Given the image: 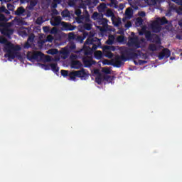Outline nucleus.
<instances>
[{
  "label": "nucleus",
  "mask_w": 182,
  "mask_h": 182,
  "mask_svg": "<svg viewBox=\"0 0 182 182\" xmlns=\"http://www.w3.org/2000/svg\"><path fill=\"white\" fill-rule=\"evenodd\" d=\"M60 73L63 77L69 76L70 80H76V77H80L81 80H87L89 77V74L85 68H81L77 71H72L70 73L68 70H61Z\"/></svg>",
  "instance_id": "nucleus-3"
},
{
  "label": "nucleus",
  "mask_w": 182,
  "mask_h": 182,
  "mask_svg": "<svg viewBox=\"0 0 182 182\" xmlns=\"http://www.w3.org/2000/svg\"><path fill=\"white\" fill-rule=\"evenodd\" d=\"M30 4L28 6V9L32 10L35 8L36 5H38V0H29Z\"/></svg>",
  "instance_id": "nucleus-23"
},
{
  "label": "nucleus",
  "mask_w": 182,
  "mask_h": 182,
  "mask_svg": "<svg viewBox=\"0 0 182 182\" xmlns=\"http://www.w3.org/2000/svg\"><path fill=\"white\" fill-rule=\"evenodd\" d=\"M24 48L26 49H29V48H31V44L29 43V41H27L25 44H24Z\"/></svg>",
  "instance_id": "nucleus-52"
},
{
  "label": "nucleus",
  "mask_w": 182,
  "mask_h": 182,
  "mask_svg": "<svg viewBox=\"0 0 182 182\" xmlns=\"http://www.w3.org/2000/svg\"><path fill=\"white\" fill-rule=\"evenodd\" d=\"M107 45H113L114 43V36L111 35L109 36L108 39L106 41Z\"/></svg>",
  "instance_id": "nucleus-25"
},
{
  "label": "nucleus",
  "mask_w": 182,
  "mask_h": 182,
  "mask_svg": "<svg viewBox=\"0 0 182 182\" xmlns=\"http://www.w3.org/2000/svg\"><path fill=\"white\" fill-rule=\"evenodd\" d=\"M98 25H102L104 28V29L102 31H104L105 32H106L107 31H108V26L109 25L107 24V22H109V21L107 18H102L98 21H97Z\"/></svg>",
  "instance_id": "nucleus-13"
},
{
  "label": "nucleus",
  "mask_w": 182,
  "mask_h": 182,
  "mask_svg": "<svg viewBox=\"0 0 182 182\" xmlns=\"http://www.w3.org/2000/svg\"><path fill=\"white\" fill-rule=\"evenodd\" d=\"M62 23V17L60 16H55L53 20H50L52 26H59Z\"/></svg>",
  "instance_id": "nucleus-17"
},
{
  "label": "nucleus",
  "mask_w": 182,
  "mask_h": 182,
  "mask_svg": "<svg viewBox=\"0 0 182 182\" xmlns=\"http://www.w3.org/2000/svg\"><path fill=\"white\" fill-rule=\"evenodd\" d=\"M38 45H43V43H45V41L43 40H41L38 42Z\"/></svg>",
  "instance_id": "nucleus-60"
},
{
  "label": "nucleus",
  "mask_w": 182,
  "mask_h": 182,
  "mask_svg": "<svg viewBox=\"0 0 182 182\" xmlns=\"http://www.w3.org/2000/svg\"><path fill=\"white\" fill-rule=\"evenodd\" d=\"M2 12H4L5 14H9V11L5 6L0 7V14H2Z\"/></svg>",
  "instance_id": "nucleus-38"
},
{
  "label": "nucleus",
  "mask_w": 182,
  "mask_h": 182,
  "mask_svg": "<svg viewBox=\"0 0 182 182\" xmlns=\"http://www.w3.org/2000/svg\"><path fill=\"white\" fill-rule=\"evenodd\" d=\"M50 67L51 68V70L54 73H58V72H59V67H58V63H51L50 64Z\"/></svg>",
  "instance_id": "nucleus-22"
},
{
  "label": "nucleus",
  "mask_w": 182,
  "mask_h": 182,
  "mask_svg": "<svg viewBox=\"0 0 182 182\" xmlns=\"http://www.w3.org/2000/svg\"><path fill=\"white\" fill-rule=\"evenodd\" d=\"M8 18L5 17V15L0 14V21L1 22H7Z\"/></svg>",
  "instance_id": "nucleus-37"
},
{
  "label": "nucleus",
  "mask_w": 182,
  "mask_h": 182,
  "mask_svg": "<svg viewBox=\"0 0 182 182\" xmlns=\"http://www.w3.org/2000/svg\"><path fill=\"white\" fill-rule=\"evenodd\" d=\"M105 9H106V4L102 3V4L98 6V11H100V12H103V11H105Z\"/></svg>",
  "instance_id": "nucleus-33"
},
{
  "label": "nucleus",
  "mask_w": 182,
  "mask_h": 182,
  "mask_svg": "<svg viewBox=\"0 0 182 182\" xmlns=\"http://www.w3.org/2000/svg\"><path fill=\"white\" fill-rule=\"evenodd\" d=\"M171 56V51L168 48H164L162 51H161L158 55V58L159 60H163L164 58L166 59H168V58H170Z\"/></svg>",
  "instance_id": "nucleus-6"
},
{
  "label": "nucleus",
  "mask_w": 182,
  "mask_h": 182,
  "mask_svg": "<svg viewBox=\"0 0 182 182\" xmlns=\"http://www.w3.org/2000/svg\"><path fill=\"white\" fill-rule=\"evenodd\" d=\"M106 16H107V18H110L112 16H114V13H113V11H112V9H108L106 11Z\"/></svg>",
  "instance_id": "nucleus-31"
},
{
  "label": "nucleus",
  "mask_w": 182,
  "mask_h": 182,
  "mask_svg": "<svg viewBox=\"0 0 182 182\" xmlns=\"http://www.w3.org/2000/svg\"><path fill=\"white\" fill-rule=\"evenodd\" d=\"M36 23L37 25H42L43 23V18L38 17L36 21Z\"/></svg>",
  "instance_id": "nucleus-34"
},
{
  "label": "nucleus",
  "mask_w": 182,
  "mask_h": 182,
  "mask_svg": "<svg viewBox=\"0 0 182 182\" xmlns=\"http://www.w3.org/2000/svg\"><path fill=\"white\" fill-rule=\"evenodd\" d=\"M145 63H147V61L143 60H139V65H145Z\"/></svg>",
  "instance_id": "nucleus-53"
},
{
  "label": "nucleus",
  "mask_w": 182,
  "mask_h": 182,
  "mask_svg": "<svg viewBox=\"0 0 182 182\" xmlns=\"http://www.w3.org/2000/svg\"><path fill=\"white\" fill-rule=\"evenodd\" d=\"M82 63L85 68H91L92 65H95V62L91 57H84L82 58Z\"/></svg>",
  "instance_id": "nucleus-10"
},
{
  "label": "nucleus",
  "mask_w": 182,
  "mask_h": 182,
  "mask_svg": "<svg viewBox=\"0 0 182 182\" xmlns=\"http://www.w3.org/2000/svg\"><path fill=\"white\" fill-rule=\"evenodd\" d=\"M94 55L97 59H102L103 58V53L100 50H97Z\"/></svg>",
  "instance_id": "nucleus-29"
},
{
  "label": "nucleus",
  "mask_w": 182,
  "mask_h": 182,
  "mask_svg": "<svg viewBox=\"0 0 182 182\" xmlns=\"http://www.w3.org/2000/svg\"><path fill=\"white\" fill-rule=\"evenodd\" d=\"M43 29L46 33H50V28H49V26H44Z\"/></svg>",
  "instance_id": "nucleus-46"
},
{
  "label": "nucleus",
  "mask_w": 182,
  "mask_h": 182,
  "mask_svg": "<svg viewBox=\"0 0 182 182\" xmlns=\"http://www.w3.org/2000/svg\"><path fill=\"white\" fill-rule=\"evenodd\" d=\"M118 42H123V41H124V37L123 36H119L117 38Z\"/></svg>",
  "instance_id": "nucleus-50"
},
{
  "label": "nucleus",
  "mask_w": 182,
  "mask_h": 182,
  "mask_svg": "<svg viewBox=\"0 0 182 182\" xmlns=\"http://www.w3.org/2000/svg\"><path fill=\"white\" fill-rule=\"evenodd\" d=\"M50 33H51V35H55L58 33V28L56 27H53L52 29L50 30Z\"/></svg>",
  "instance_id": "nucleus-40"
},
{
  "label": "nucleus",
  "mask_w": 182,
  "mask_h": 182,
  "mask_svg": "<svg viewBox=\"0 0 182 182\" xmlns=\"http://www.w3.org/2000/svg\"><path fill=\"white\" fill-rule=\"evenodd\" d=\"M0 43L5 45L4 52L6 53L4 55V58H8L9 60H14L18 56V52L22 49L21 46H15L4 37H0Z\"/></svg>",
  "instance_id": "nucleus-1"
},
{
  "label": "nucleus",
  "mask_w": 182,
  "mask_h": 182,
  "mask_svg": "<svg viewBox=\"0 0 182 182\" xmlns=\"http://www.w3.org/2000/svg\"><path fill=\"white\" fill-rule=\"evenodd\" d=\"M53 14H55V15H58L59 12H58V10L55 9L53 11Z\"/></svg>",
  "instance_id": "nucleus-63"
},
{
  "label": "nucleus",
  "mask_w": 182,
  "mask_h": 182,
  "mask_svg": "<svg viewBox=\"0 0 182 182\" xmlns=\"http://www.w3.org/2000/svg\"><path fill=\"white\" fill-rule=\"evenodd\" d=\"M139 16H142V18H143V17L146 16V12H144V11H141V12L139 14Z\"/></svg>",
  "instance_id": "nucleus-55"
},
{
  "label": "nucleus",
  "mask_w": 182,
  "mask_h": 182,
  "mask_svg": "<svg viewBox=\"0 0 182 182\" xmlns=\"http://www.w3.org/2000/svg\"><path fill=\"white\" fill-rule=\"evenodd\" d=\"M103 80H105L103 78H102V77H97L95 78V82L98 84V85H102V82H103Z\"/></svg>",
  "instance_id": "nucleus-36"
},
{
  "label": "nucleus",
  "mask_w": 182,
  "mask_h": 182,
  "mask_svg": "<svg viewBox=\"0 0 182 182\" xmlns=\"http://www.w3.org/2000/svg\"><path fill=\"white\" fill-rule=\"evenodd\" d=\"M47 62H50V55H47L46 58Z\"/></svg>",
  "instance_id": "nucleus-62"
},
{
  "label": "nucleus",
  "mask_w": 182,
  "mask_h": 182,
  "mask_svg": "<svg viewBox=\"0 0 182 182\" xmlns=\"http://www.w3.org/2000/svg\"><path fill=\"white\" fill-rule=\"evenodd\" d=\"M61 15L63 18H68L69 16V12L64 11L61 13Z\"/></svg>",
  "instance_id": "nucleus-49"
},
{
  "label": "nucleus",
  "mask_w": 182,
  "mask_h": 182,
  "mask_svg": "<svg viewBox=\"0 0 182 182\" xmlns=\"http://www.w3.org/2000/svg\"><path fill=\"white\" fill-rule=\"evenodd\" d=\"M124 51V55L127 58H132L133 59H139V54L132 52L130 50H125Z\"/></svg>",
  "instance_id": "nucleus-14"
},
{
  "label": "nucleus",
  "mask_w": 182,
  "mask_h": 182,
  "mask_svg": "<svg viewBox=\"0 0 182 182\" xmlns=\"http://www.w3.org/2000/svg\"><path fill=\"white\" fill-rule=\"evenodd\" d=\"M47 41H48V42H52V41H53V37H52L51 36H48L47 37Z\"/></svg>",
  "instance_id": "nucleus-54"
},
{
  "label": "nucleus",
  "mask_w": 182,
  "mask_h": 182,
  "mask_svg": "<svg viewBox=\"0 0 182 182\" xmlns=\"http://www.w3.org/2000/svg\"><path fill=\"white\" fill-rule=\"evenodd\" d=\"M126 60H127V57H126V54H124V50L121 55H116L111 60L110 63L107 64L114 66V68H122V66L124 65V62H126Z\"/></svg>",
  "instance_id": "nucleus-4"
},
{
  "label": "nucleus",
  "mask_w": 182,
  "mask_h": 182,
  "mask_svg": "<svg viewBox=\"0 0 182 182\" xmlns=\"http://www.w3.org/2000/svg\"><path fill=\"white\" fill-rule=\"evenodd\" d=\"M125 15L127 16H132L133 15V10L131 8H127L125 11Z\"/></svg>",
  "instance_id": "nucleus-30"
},
{
  "label": "nucleus",
  "mask_w": 182,
  "mask_h": 182,
  "mask_svg": "<svg viewBox=\"0 0 182 182\" xmlns=\"http://www.w3.org/2000/svg\"><path fill=\"white\" fill-rule=\"evenodd\" d=\"M80 8H82V9H85V11H86V4H80Z\"/></svg>",
  "instance_id": "nucleus-59"
},
{
  "label": "nucleus",
  "mask_w": 182,
  "mask_h": 182,
  "mask_svg": "<svg viewBox=\"0 0 182 182\" xmlns=\"http://www.w3.org/2000/svg\"><path fill=\"white\" fill-rule=\"evenodd\" d=\"M174 2L178 4V5H182V0H174Z\"/></svg>",
  "instance_id": "nucleus-57"
},
{
  "label": "nucleus",
  "mask_w": 182,
  "mask_h": 182,
  "mask_svg": "<svg viewBox=\"0 0 182 182\" xmlns=\"http://www.w3.org/2000/svg\"><path fill=\"white\" fill-rule=\"evenodd\" d=\"M180 14H182V6L178 9Z\"/></svg>",
  "instance_id": "nucleus-64"
},
{
  "label": "nucleus",
  "mask_w": 182,
  "mask_h": 182,
  "mask_svg": "<svg viewBox=\"0 0 182 182\" xmlns=\"http://www.w3.org/2000/svg\"><path fill=\"white\" fill-rule=\"evenodd\" d=\"M76 21L77 23H82L83 21H85V22H91L89 11H87V10H85V14L80 16V18H76Z\"/></svg>",
  "instance_id": "nucleus-7"
},
{
  "label": "nucleus",
  "mask_w": 182,
  "mask_h": 182,
  "mask_svg": "<svg viewBox=\"0 0 182 182\" xmlns=\"http://www.w3.org/2000/svg\"><path fill=\"white\" fill-rule=\"evenodd\" d=\"M109 46H107L105 49H104V56L105 58H108L109 59H112L113 58V53L109 50Z\"/></svg>",
  "instance_id": "nucleus-21"
},
{
  "label": "nucleus",
  "mask_w": 182,
  "mask_h": 182,
  "mask_svg": "<svg viewBox=\"0 0 182 182\" xmlns=\"http://www.w3.org/2000/svg\"><path fill=\"white\" fill-rule=\"evenodd\" d=\"M150 42H152V43H156V45H161V38H160V36L157 34H154Z\"/></svg>",
  "instance_id": "nucleus-19"
},
{
  "label": "nucleus",
  "mask_w": 182,
  "mask_h": 182,
  "mask_svg": "<svg viewBox=\"0 0 182 182\" xmlns=\"http://www.w3.org/2000/svg\"><path fill=\"white\" fill-rule=\"evenodd\" d=\"M146 31H147V30H146V28H142L141 30L139 32V36H143V35H145Z\"/></svg>",
  "instance_id": "nucleus-43"
},
{
  "label": "nucleus",
  "mask_w": 182,
  "mask_h": 182,
  "mask_svg": "<svg viewBox=\"0 0 182 182\" xmlns=\"http://www.w3.org/2000/svg\"><path fill=\"white\" fill-rule=\"evenodd\" d=\"M88 35H89V33L84 32L83 33V38H82V37H78V39H80L81 42H82L83 39H85V38H86V36H87Z\"/></svg>",
  "instance_id": "nucleus-48"
},
{
  "label": "nucleus",
  "mask_w": 182,
  "mask_h": 182,
  "mask_svg": "<svg viewBox=\"0 0 182 182\" xmlns=\"http://www.w3.org/2000/svg\"><path fill=\"white\" fill-rule=\"evenodd\" d=\"M154 35V34L151 33L150 31H146V32H145V38L146 41H151L153 39Z\"/></svg>",
  "instance_id": "nucleus-24"
},
{
  "label": "nucleus",
  "mask_w": 182,
  "mask_h": 182,
  "mask_svg": "<svg viewBox=\"0 0 182 182\" xmlns=\"http://www.w3.org/2000/svg\"><path fill=\"white\" fill-rule=\"evenodd\" d=\"M14 14L15 15H17V16H25L26 15H27L28 11H26V10L23 7L20 6L16 9Z\"/></svg>",
  "instance_id": "nucleus-16"
},
{
  "label": "nucleus",
  "mask_w": 182,
  "mask_h": 182,
  "mask_svg": "<svg viewBox=\"0 0 182 182\" xmlns=\"http://www.w3.org/2000/svg\"><path fill=\"white\" fill-rule=\"evenodd\" d=\"M131 26H132V23L131 22H127L125 24V28H131Z\"/></svg>",
  "instance_id": "nucleus-56"
},
{
  "label": "nucleus",
  "mask_w": 182,
  "mask_h": 182,
  "mask_svg": "<svg viewBox=\"0 0 182 182\" xmlns=\"http://www.w3.org/2000/svg\"><path fill=\"white\" fill-rule=\"evenodd\" d=\"M82 66H83V64L79 60H73L71 63L72 69H80Z\"/></svg>",
  "instance_id": "nucleus-18"
},
{
  "label": "nucleus",
  "mask_w": 182,
  "mask_h": 182,
  "mask_svg": "<svg viewBox=\"0 0 182 182\" xmlns=\"http://www.w3.org/2000/svg\"><path fill=\"white\" fill-rule=\"evenodd\" d=\"M68 50H64L63 53V55H69V52H73L76 49V44L74 42H70L67 46Z\"/></svg>",
  "instance_id": "nucleus-12"
},
{
  "label": "nucleus",
  "mask_w": 182,
  "mask_h": 182,
  "mask_svg": "<svg viewBox=\"0 0 182 182\" xmlns=\"http://www.w3.org/2000/svg\"><path fill=\"white\" fill-rule=\"evenodd\" d=\"M83 28L84 29H85V31H90L92 29V24L89 23H85L83 25Z\"/></svg>",
  "instance_id": "nucleus-32"
},
{
  "label": "nucleus",
  "mask_w": 182,
  "mask_h": 182,
  "mask_svg": "<svg viewBox=\"0 0 182 182\" xmlns=\"http://www.w3.org/2000/svg\"><path fill=\"white\" fill-rule=\"evenodd\" d=\"M1 35L6 36L7 38H11V36L14 34V29L9 28L8 27H4L0 29Z\"/></svg>",
  "instance_id": "nucleus-11"
},
{
  "label": "nucleus",
  "mask_w": 182,
  "mask_h": 182,
  "mask_svg": "<svg viewBox=\"0 0 182 182\" xmlns=\"http://www.w3.org/2000/svg\"><path fill=\"white\" fill-rule=\"evenodd\" d=\"M114 76L112 75H104L103 80H106L107 82H109V83H112L113 82Z\"/></svg>",
  "instance_id": "nucleus-26"
},
{
  "label": "nucleus",
  "mask_w": 182,
  "mask_h": 182,
  "mask_svg": "<svg viewBox=\"0 0 182 182\" xmlns=\"http://www.w3.org/2000/svg\"><path fill=\"white\" fill-rule=\"evenodd\" d=\"M151 29L154 33H159L161 31V26H160L157 20H155L151 23Z\"/></svg>",
  "instance_id": "nucleus-9"
},
{
  "label": "nucleus",
  "mask_w": 182,
  "mask_h": 182,
  "mask_svg": "<svg viewBox=\"0 0 182 182\" xmlns=\"http://www.w3.org/2000/svg\"><path fill=\"white\" fill-rule=\"evenodd\" d=\"M34 39H35V37H34V36H30L28 38L27 42H31V43H32V42H33Z\"/></svg>",
  "instance_id": "nucleus-51"
},
{
  "label": "nucleus",
  "mask_w": 182,
  "mask_h": 182,
  "mask_svg": "<svg viewBox=\"0 0 182 182\" xmlns=\"http://www.w3.org/2000/svg\"><path fill=\"white\" fill-rule=\"evenodd\" d=\"M75 38L76 36H75V33H68V39L71 40V39H75Z\"/></svg>",
  "instance_id": "nucleus-47"
},
{
  "label": "nucleus",
  "mask_w": 182,
  "mask_h": 182,
  "mask_svg": "<svg viewBox=\"0 0 182 182\" xmlns=\"http://www.w3.org/2000/svg\"><path fill=\"white\" fill-rule=\"evenodd\" d=\"M99 16V13L97 12H94L92 16V19L94 21H97V17Z\"/></svg>",
  "instance_id": "nucleus-41"
},
{
  "label": "nucleus",
  "mask_w": 182,
  "mask_h": 182,
  "mask_svg": "<svg viewBox=\"0 0 182 182\" xmlns=\"http://www.w3.org/2000/svg\"><path fill=\"white\" fill-rule=\"evenodd\" d=\"M75 14L77 16V18H80L82 16V10L80 9H75Z\"/></svg>",
  "instance_id": "nucleus-35"
},
{
  "label": "nucleus",
  "mask_w": 182,
  "mask_h": 182,
  "mask_svg": "<svg viewBox=\"0 0 182 182\" xmlns=\"http://www.w3.org/2000/svg\"><path fill=\"white\" fill-rule=\"evenodd\" d=\"M101 45L100 39L97 37L89 36L84 43V46L86 48L84 50L85 55L86 56H90L97 48H100Z\"/></svg>",
  "instance_id": "nucleus-2"
},
{
  "label": "nucleus",
  "mask_w": 182,
  "mask_h": 182,
  "mask_svg": "<svg viewBox=\"0 0 182 182\" xmlns=\"http://www.w3.org/2000/svg\"><path fill=\"white\" fill-rule=\"evenodd\" d=\"M102 72L106 75H110V69L109 68H103Z\"/></svg>",
  "instance_id": "nucleus-44"
},
{
  "label": "nucleus",
  "mask_w": 182,
  "mask_h": 182,
  "mask_svg": "<svg viewBox=\"0 0 182 182\" xmlns=\"http://www.w3.org/2000/svg\"><path fill=\"white\" fill-rule=\"evenodd\" d=\"M107 63H110V62H109V60H105L103 61V65H107Z\"/></svg>",
  "instance_id": "nucleus-61"
},
{
  "label": "nucleus",
  "mask_w": 182,
  "mask_h": 182,
  "mask_svg": "<svg viewBox=\"0 0 182 182\" xmlns=\"http://www.w3.org/2000/svg\"><path fill=\"white\" fill-rule=\"evenodd\" d=\"M143 22H144L143 18H137L135 21V25L136 26H141V25H143Z\"/></svg>",
  "instance_id": "nucleus-27"
},
{
  "label": "nucleus",
  "mask_w": 182,
  "mask_h": 182,
  "mask_svg": "<svg viewBox=\"0 0 182 182\" xmlns=\"http://www.w3.org/2000/svg\"><path fill=\"white\" fill-rule=\"evenodd\" d=\"M129 4L131 5H136L137 2H139V0H127Z\"/></svg>",
  "instance_id": "nucleus-45"
},
{
  "label": "nucleus",
  "mask_w": 182,
  "mask_h": 182,
  "mask_svg": "<svg viewBox=\"0 0 182 182\" xmlns=\"http://www.w3.org/2000/svg\"><path fill=\"white\" fill-rule=\"evenodd\" d=\"M44 54L41 52H32V51H28L27 53V59L30 60V62H33V60H39V59H42L43 58Z\"/></svg>",
  "instance_id": "nucleus-5"
},
{
  "label": "nucleus",
  "mask_w": 182,
  "mask_h": 182,
  "mask_svg": "<svg viewBox=\"0 0 182 182\" xmlns=\"http://www.w3.org/2000/svg\"><path fill=\"white\" fill-rule=\"evenodd\" d=\"M129 43L131 46H134L136 49H139L140 48V41H139V37H132L129 39Z\"/></svg>",
  "instance_id": "nucleus-8"
},
{
  "label": "nucleus",
  "mask_w": 182,
  "mask_h": 182,
  "mask_svg": "<svg viewBox=\"0 0 182 182\" xmlns=\"http://www.w3.org/2000/svg\"><path fill=\"white\" fill-rule=\"evenodd\" d=\"M156 21L158 22L160 26L163 25H166V23H168V21H167V18H166L165 16L160 18H156Z\"/></svg>",
  "instance_id": "nucleus-20"
},
{
  "label": "nucleus",
  "mask_w": 182,
  "mask_h": 182,
  "mask_svg": "<svg viewBox=\"0 0 182 182\" xmlns=\"http://www.w3.org/2000/svg\"><path fill=\"white\" fill-rule=\"evenodd\" d=\"M148 5H156V0H144Z\"/></svg>",
  "instance_id": "nucleus-39"
},
{
  "label": "nucleus",
  "mask_w": 182,
  "mask_h": 182,
  "mask_svg": "<svg viewBox=\"0 0 182 182\" xmlns=\"http://www.w3.org/2000/svg\"><path fill=\"white\" fill-rule=\"evenodd\" d=\"M61 25L64 31H75V29H76V26L65 21H62Z\"/></svg>",
  "instance_id": "nucleus-15"
},
{
  "label": "nucleus",
  "mask_w": 182,
  "mask_h": 182,
  "mask_svg": "<svg viewBox=\"0 0 182 182\" xmlns=\"http://www.w3.org/2000/svg\"><path fill=\"white\" fill-rule=\"evenodd\" d=\"M48 53H49V55H56V53H58V50L56 49L49 50Z\"/></svg>",
  "instance_id": "nucleus-42"
},
{
  "label": "nucleus",
  "mask_w": 182,
  "mask_h": 182,
  "mask_svg": "<svg viewBox=\"0 0 182 182\" xmlns=\"http://www.w3.org/2000/svg\"><path fill=\"white\" fill-rule=\"evenodd\" d=\"M148 49L151 52H156V50H157V46L156 44L151 43L149 44Z\"/></svg>",
  "instance_id": "nucleus-28"
},
{
  "label": "nucleus",
  "mask_w": 182,
  "mask_h": 182,
  "mask_svg": "<svg viewBox=\"0 0 182 182\" xmlns=\"http://www.w3.org/2000/svg\"><path fill=\"white\" fill-rule=\"evenodd\" d=\"M102 18H103V14H99V16H97V21H100V19H102Z\"/></svg>",
  "instance_id": "nucleus-58"
}]
</instances>
